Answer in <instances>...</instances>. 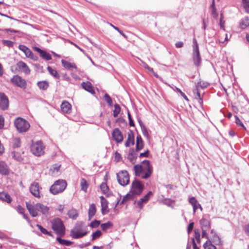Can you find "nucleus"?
Wrapping results in <instances>:
<instances>
[{"mask_svg":"<svg viewBox=\"0 0 249 249\" xmlns=\"http://www.w3.org/2000/svg\"><path fill=\"white\" fill-rule=\"evenodd\" d=\"M26 208L32 217H36L38 216V212L47 216L49 214L50 208L40 203H37L33 205L30 203H26Z\"/></svg>","mask_w":249,"mask_h":249,"instance_id":"1","label":"nucleus"},{"mask_svg":"<svg viewBox=\"0 0 249 249\" xmlns=\"http://www.w3.org/2000/svg\"><path fill=\"white\" fill-rule=\"evenodd\" d=\"M52 229L59 236H64L65 234V227L63 222L59 218H55L51 221Z\"/></svg>","mask_w":249,"mask_h":249,"instance_id":"2","label":"nucleus"},{"mask_svg":"<svg viewBox=\"0 0 249 249\" xmlns=\"http://www.w3.org/2000/svg\"><path fill=\"white\" fill-rule=\"evenodd\" d=\"M84 223L77 222L74 228L71 230L70 235L74 239H78L86 235L88 232L83 229Z\"/></svg>","mask_w":249,"mask_h":249,"instance_id":"3","label":"nucleus"},{"mask_svg":"<svg viewBox=\"0 0 249 249\" xmlns=\"http://www.w3.org/2000/svg\"><path fill=\"white\" fill-rule=\"evenodd\" d=\"M67 182L65 180L59 179L50 187V192L51 194L55 195L63 192L67 187Z\"/></svg>","mask_w":249,"mask_h":249,"instance_id":"4","label":"nucleus"},{"mask_svg":"<svg viewBox=\"0 0 249 249\" xmlns=\"http://www.w3.org/2000/svg\"><path fill=\"white\" fill-rule=\"evenodd\" d=\"M193 43L192 58L194 65L196 67H198L201 64V58L199 51L198 44L197 42L196 39L195 38H193Z\"/></svg>","mask_w":249,"mask_h":249,"instance_id":"5","label":"nucleus"},{"mask_svg":"<svg viewBox=\"0 0 249 249\" xmlns=\"http://www.w3.org/2000/svg\"><path fill=\"white\" fill-rule=\"evenodd\" d=\"M14 124L17 130L20 133L26 132L30 126L27 121L20 117L15 119Z\"/></svg>","mask_w":249,"mask_h":249,"instance_id":"6","label":"nucleus"},{"mask_svg":"<svg viewBox=\"0 0 249 249\" xmlns=\"http://www.w3.org/2000/svg\"><path fill=\"white\" fill-rule=\"evenodd\" d=\"M116 175L118 182L121 185L124 186L129 182V174L126 170L121 171Z\"/></svg>","mask_w":249,"mask_h":249,"instance_id":"7","label":"nucleus"},{"mask_svg":"<svg viewBox=\"0 0 249 249\" xmlns=\"http://www.w3.org/2000/svg\"><path fill=\"white\" fill-rule=\"evenodd\" d=\"M44 146L41 141H37L32 144L31 146L32 153L36 156H40L44 153Z\"/></svg>","mask_w":249,"mask_h":249,"instance_id":"8","label":"nucleus"},{"mask_svg":"<svg viewBox=\"0 0 249 249\" xmlns=\"http://www.w3.org/2000/svg\"><path fill=\"white\" fill-rule=\"evenodd\" d=\"M141 166L142 167L143 172L144 173V174L142 176V178L146 179L150 177L152 173V167L150 165L149 160H144L142 162Z\"/></svg>","mask_w":249,"mask_h":249,"instance_id":"9","label":"nucleus"},{"mask_svg":"<svg viewBox=\"0 0 249 249\" xmlns=\"http://www.w3.org/2000/svg\"><path fill=\"white\" fill-rule=\"evenodd\" d=\"M143 189V186L139 180L135 179L132 182L131 192L133 194L139 195L142 193Z\"/></svg>","mask_w":249,"mask_h":249,"instance_id":"10","label":"nucleus"},{"mask_svg":"<svg viewBox=\"0 0 249 249\" xmlns=\"http://www.w3.org/2000/svg\"><path fill=\"white\" fill-rule=\"evenodd\" d=\"M11 82L23 89H26L27 86L25 80L18 75H14L13 78H11Z\"/></svg>","mask_w":249,"mask_h":249,"instance_id":"11","label":"nucleus"},{"mask_svg":"<svg viewBox=\"0 0 249 249\" xmlns=\"http://www.w3.org/2000/svg\"><path fill=\"white\" fill-rule=\"evenodd\" d=\"M18 48L24 53L27 57L29 58L34 61L37 60V56L34 54L32 51L26 46L19 45L18 46Z\"/></svg>","mask_w":249,"mask_h":249,"instance_id":"12","label":"nucleus"},{"mask_svg":"<svg viewBox=\"0 0 249 249\" xmlns=\"http://www.w3.org/2000/svg\"><path fill=\"white\" fill-rule=\"evenodd\" d=\"M40 187L37 182H33L30 187V192L36 197L39 198L40 193L39 189Z\"/></svg>","mask_w":249,"mask_h":249,"instance_id":"13","label":"nucleus"},{"mask_svg":"<svg viewBox=\"0 0 249 249\" xmlns=\"http://www.w3.org/2000/svg\"><path fill=\"white\" fill-rule=\"evenodd\" d=\"M9 107V100L7 96L3 93H0V108L5 110Z\"/></svg>","mask_w":249,"mask_h":249,"instance_id":"14","label":"nucleus"},{"mask_svg":"<svg viewBox=\"0 0 249 249\" xmlns=\"http://www.w3.org/2000/svg\"><path fill=\"white\" fill-rule=\"evenodd\" d=\"M113 139L117 142H121L123 140V135L119 128H115L112 133Z\"/></svg>","mask_w":249,"mask_h":249,"instance_id":"15","label":"nucleus"},{"mask_svg":"<svg viewBox=\"0 0 249 249\" xmlns=\"http://www.w3.org/2000/svg\"><path fill=\"white\" fill-rule=\"evenodd\" d=\"M101 204V212L103 215L107 213L109 210L108 209V202L103 196L100 197Z\"/></svg>","mask_w":249,"mask_h":249,"instance_id":"16","label":"nucleus"},{"mask_svg":"<svg viewBox=\"0 0 249 249\" xmlns=\"http://www.w3.org/2000/svg\"><path fill=\"white\" fill-rule=\"evenodd\" d=\"M17 66L19 69L26 74H29L30 73V70L25 62L20 61L17 63Z\"/></svg>","mask_w":249,"mask_h":249,"instance_id":"17","label":"nucleus"},{"mask_svg":"<svg viewBox=\"0 0 249 249\" xmlns=\"http://www.w3.org/2000/svg\"><path fill=\"white\" fill-rule=\"evenodd\" d=\"M135 143L134 135L132 131H130L128 133L127 141L125 142V146L129 147L130 145H134Z\"/></svg>","mask_w":249,"mask_h":249,"instance_id":"18","label":"nucleus"},{"mask_svg":"<svg viewBox=\"0 0 249 249\" xmlns=\"http://www.w3.org/2000/svg\"><path fill=\"white\" fill-rule=\"evenodd\" d=\"M81 86L85 90L90 92V93H91L92 94L95 93L93 87L92 86V84L90 83V82H83L81 83Z\"/></svg>","mask_w":249,"mask_h":249,"instance_id":"19","label":"nucleus"},{"mask_svg":"<svg viewBox=\"0 0 249 249\" xmlns=\"http://www.w3.org/2000/svg\"><path fill=\"white\" fill-rule=\"evenodd\" d=\"M211 234L212 237L211 238L212 242H213L216 245H219L221 244V240L220 237L217 235L216 232L214 230H211Z\"/></svg>","mask_w":249,"mask_h":249,"instance_id":"20","label":"nucleus"},{"mask_svg":"<svg viewBox=\"0 0 249 249\" xmlns=\"http://www.w3.org/2000/svg\"><path fill=\"white\" fill-rule=\"evenodd\" d=\"M61 63L62 66L67 70H72V69H77V67L74 63L69 62L65 60L62 59Z\"/></svg>","mask_w":249,"mask_h":249,"instance_id":"21","label":"nucleus"},{"mask_svg":"<svg viewBox=\"0 0 249 249\" xmlns=\"http://www.w3.org/2000/svg\"><path fill=\"white\" fill-rule=\"evenodd\" d=\"M152 195V192L149 191L146 195H145L142 198H141L140 200L138 202V205L139 206L140 209L142 208L143 205L142 203H146L150 198V196Z\"/></svg>","mask_w":249,"mask_h":249,"instance_id":"22","label":"nucleus"},{"mask_svg":"<svg viewBox=\"0 0 249 249\" xmlns=\"http://www.w3.org/2000/svg\"><path fill=\"white\" fill-rule=\"evenodd\" d=\"M202 229H209L211 228L210 221L205 218H202L199 221Z\"/></svg>","mask_w":249,"mask_h":249,"instance_id":"23","label":"nucleus"},{"mask_svg":"<svg viewBox=\"0 0 249 249\" xmlns=\"http://www.w3.org/2000/svg\"><path fill=\"white\" fill-rule=\"evenodd\" d=\"M67 215L70 218L76 220L78 217L79 213L77 210L72 208L68 211Z\"/></svg>","mask_w":249,"mask_h":249,"instance_id":"24","label":"nucleus"},{"mask_svg":"<svg viewBox=\"0 0 249 249\" xmlns=\"http://www.w3.org/2000/svg\"><path fill=\"white\" fill-rule=\"evenodd\" d=\"M71 107V105L66 101H63L61 105V108L62 111L65 113H69Z\"/></svg>","mask_w":249,"mask_h":249,"instance_id":"25","label":"nucleus"},{"mask_svg":"<svg viewBox=\"0 0 249 249\" xmlns=\"http://www.w3.org/2000/svg\"><path fill=\"white\" fill-rule=\"evenodd\" d=\"M96 212V208L95 205L93 203L90 204L88 212V216L89 220H91L92 217L95 214Z\"/></svg>","mask_w":249,"mask_h":249,"instance_id":"26","label":"nucleus"},{"mask_svg":"<svg viewBox=\"0 0 249 249\" xmlns=\"http://www.w3.org/2000/svg\"><path fill=\"white\" fill-rule=\"evenodd\" d=\"M193 93L195 95V98L198 100V102L200 105L203 103V99L198 88H196L193 89Z\"/></svg>","mask_w":249,"mask_h":249,"instance_id":"27","label":"nucleus"},{"mask_svg":"<svg viewBox=\"0 0 249 249\" xmlns=\"http://www.w3.org/2000/svg\"><path fill=\"white\" fill-rule=\"evenodd\" d=\"M143 146V143L142 140L140 135H138L137 137L136 140V151H138L141 150Z\"/></svg>","mask_w":249,"mask_h":249,"instance_id":"28","label":"nucleus"},{"mask_svg":"<svg viewBox=\"0 0 249 249\" xmlns=\"http://www.w3.org/2000/svg\"><path fill=\"white\" fill-rule=\"evenodd\" d=\"M0 199L10 203L12 201V198L9 195L5 193H0Z\"/></svg>","mask_w":249,"mask_h":249,"instance_id":"29","label":"nucleus"},{"mask_svg":"<svg viewBox=\"0 0 249 249\" xmlns=\"http://www.w3.org/2000/svg\"><path fill=\"white\" fill-rule=\"evenodd\" d=\"M0 173L3 175L8 174L7 166L5 163L2 161H0Z\"/></svg>","mask_w":249,"mask_h":249,"instance_id":"30","label":"nucleus"},{"mask_svg":"<svg viewBox=\"0 0 249 249\" xmlns=\"http://www.w3.org/2000/svg\"><path fill=\"white\" fill-rule=\"evenodd\" d=\"M37 85L40 89L46 90L49 87V82L47 81H38Z\"/></svg>","mask_w":249,"mask_h":249,"instance_id":"31","label":"nucleus"},{"mask_svg":"<svg viewBox=\"0 0 249 249\" xmlns=\"http://www.w3.org/2000/svg\"><path fill=\"white\" fill-rule=\"evenodd\" d=\"M249 26V18L248 17H245L243 18L240 23V27L241 28L244 29Z\"/></svg>","mask_w":249,"mask_h":249,"instance_id":"32","label":"nucleus"},{"mask_svg":"<svg viewBox=\"0 0 249 249\" xmlns=\"http://www.w3.org/2000/svg\"><path fill=\"white\" fill-rule=\"evenodd\" d=\"M56 241H58L60 244L66 246H70L72 244L71 241L62 239L60 237L56 238Z\"/></svg>","mask_w":249,"mask_h":249,"instance_id":"33","label":"nucleus"},{"mask_svg":"<svg viewBox=\"0 0 249 249\" xmlns=\"http://www.w3.org/2000/svg\"><path fill=\"white\" fill-rule=\"evenodd\" d=\"M134 171L136 176H140L142 173L143 172L142 167L141 165L136 164L134 166Z\"/></svg>","mask_w":249,"mask_h":249,"instance_id":"34","label":"nucleus"},{"mask_svg":"<svg viewBox=\"0 0 249 249\" xmlns=\"http://www.w3.org/2000/svg\"><path fill=\"white\" fill-rule=\"evenodd\" d=\"M47 70L52 76L56 79H59L60 75L58 72L54 69H52L50 66H48L47 68Z\"/></svg>","mask_w":249,"mask_h":249,"instance_id":"35","label":"nucleus"},{"mask_svg":"<svg viewBox=\"0 0 249 249\" xmlns=\"http://www.w3.org/2000/svg\"><path fill=\"white\" fill-rule=\"evenodd\" d=\"M204 249H216L215 246L212 244V241L208 240L203 245Z\"/></svg>","mask_w":249,"mask_h":249,"instance_id":"36","label":"nucleus"},{"mask_svg":"<svg viewBox=\"0 0 249 249\" xmlns=\"http://www.w3.org/2000/svg\"><path fill=\"white\" fill-rule=\"evenodd\" d=\"M136 155L133 150H130L128 154V159L130 162L134 163L136 159Z\"/></svg>","mask_w":249,"mask_h":249,"instance_id":"37","label":"nucleus"},{"mask_svg":"<svg viewBox=\"0 0 249 249\" xmlns=\"http://www.w3.org/2000/svg\"><path fill=\"white\" fill-rule=\"evenodd\" d=\"M36 227L40 230L41 232L44 234L49 235L50 236H53V234L50 231H48L46 229L44 228L41 225L37 224Z\"/></svg>","mask_w":249,"mask_h":249,"instance_id":"38","label":"nucleus"},{"mask_svg":"<svg viewBox=\"0 0 249 249\" xmlns=\"http://www.w3.org/2000/svg\"><path fill=\"white\" fill-rule=\"evenodd\" d=\"M209 84L207 82L200 81L197 83V84L196 86V88H201L202 89H204L207 88L209 86Z\"/></svg>","mask_w":249,"mask_h":249,"instance_id":"39","label":"nucleus"},{"mask_svg":"<svg viewBox=\"0 0 249 249\" xmlns=\"http://www.w3.org/2000/svg\"><path fill=\"white\" fill-rule=\"evenodd\" d=\"M80 185L81 187V190L86 192L87 190L88 187V183L86 180L83 178H81L80 181Z\"/></svg>","mask_w":249,"mask_h":249,"instance_id":"40","label":"nucleus"},{"mask_svg":"<svg viewBox=\"0 0 249 249\" xmlns=\"http://www.w3.org/2000/svg\"><path fill=\"white\" fill-rule=\"evenodd\" d=\"M112 227V224L110 221H108L101 225V227L103 231H105Z\"/></svg>","mask_w":249,"mask_h":249,"instance_id":"41","label":"nucleus"},{"mask_svg":"<svg viewBox=\"0 0 249 249\" xmlns=\"http://www.w3.org/2000/svg\"><path fill=\"white\" fill-rule=\"evenodd\" d=\"M100 189L104 194L107 195L108 194V187L106 183L103 182L100 185Z\"/></svg>","mask_w":249,"mask_h":249,"instance_id":"42","label":"nucleus"},{"mask_svg":"<svg viewBox=\"0 0 249 249\" xmlns=\"http://www.w3.org/2000/svg\"><path fill=\"white\" fill-rule=\"evenodd\" d=\"M40 55L42 58L46 60H50L52 59L51 55L45 51H43Z\"/></svg>","mask_w":249,"mask_h":249,"instance_id":"43","label":"nucleus"},{"mask_svg":"<svg viewBox=\"0 0 249 249\" xmlns=\"http://www.w3.org/2000/svg\"><path fill=\"white\" fill-rule=\"evenodd\" d=\"M162 203L163 204L166 205L169 207H172V205L174 204L175 201L169 198H165L162 200Z\"/></svg>","mask_w":249,"mask_h":249,"instance_id":"44","label":"nucleus"},{"mask_svg":"<svg viewBox=\"0 0 249 249\" xmlns=\"http://www.w3.org/2000/svg\"><path fill=\"white\" fill-rule=\"evenodd\" d=\"M121 110V107L118 104H115L114 105V109L113 110V116L117 117L118 114L120 113Z\"/></svg>","mask_w":249,"mask_h":249,"instance_id":"45","label":"nucleus"},{"mask_svg":"<svg viewBox=\"0 0 249 249\" xmlns=\"http://www.w3.org/2000/svg\"><path fill=\"white\" fill-rule=\"evenodd\" d=\"M61 165L58 164H55L52 166L50 170L53 173H57L59 171Z\"/></svg>","mask_w":249,"mask_h":249,"instance_id":"46","label":"nucleus"},{"mask_svg":"<svg viewBox=\"0 0 249 249\" xmlns=\"http://www.w3.org/2000/svg\"><path fill=\"white\" fill-rule=\"evenodd\" d=\"M102 235V232L99 230H97L95 232H93L92 235V240H94L97 238H99Z\"/></svg>","mask_w":249,"mask_h":249,"instance_id":"47","label":"nucleus"},{"mask_svg":"<svg viewBox=\"0 0 249 249\" xmlns=\"http://www.w3.org/2000/svg\"><path fill=\"white\" fill-rule=\"evenodd\" d=\"M242 2L246 11L249 13V0H242Z\"/></svg>","mask_w":249,"mask_h":249,"instance_id":"48","label":"nucleus"},{"mask_svg":"<svg viewBox=\"0 0 249 249\" xmlns=\"http://www.w3.org/2000/svg\"><path fill=\"white\" fill-rule=\"evenodd\" d=\"M100 224V221L99 220H94L90 223L89 226L92 228H95L98 227Z\"/></svg>","mask_w":249,"mask_h":249,"instance_id":"49","label":"nucleus"},{"mask_svg":"<svg viewBox=\"0 0 249 249\" xmlns=\"http://www.w3.org/2000/svg\"><path fill=\"white\" fill-rule=\"evenodd\" d=\"M2 42L4 46L8 47H13L14 45V42L10 40H2Z\"/></svg>","mask_w":249,"mask_h":249,"instance_id":"50","label":"nucleus"},{"mask_svg":"<svg viewBox=\"0 0 249 249\" xmlns=\"http://www.w3.org/2000/svg\"><path fill=\"white\" fill-rule=\"evenodd\" d=\"M20 146V141L19 138H15L13 140L14 148L19 147Z\"/></svg>","mask_w":249,"mask_h":249,"instance_id":"51","label":"nucleus"},{"mask_svg":"<svg viewBox=\"0 0 249 249\" xmlns=\"http://www.w3.org/2000/svg\"><path fill=\"white\" fill-rule=\"evenodd\" d=\"M104 97L107 104L109 106H111L112 105V100L111 97L109 96V95L108 94L106 93L105 94Z\"/></svg>","mask_w":249,"mask_h":249,"instance_id":"52","label":"nucleus"},{"mask_svg":"<svg viewBox=\"0 0 249 249\" xmlns=\"http://www.w3.org/2000/svg\"><path fill=\"white\" fill-rule=\"evenodd\" d=\"M174 90H176L177 92L180 93V95L187 101H189V99L187 98V97L186 96V95L178 88L175 87V89Z\"/></svg>","mask_w":249,"mask_h":249,"instance_id":"53","label":"nucleus"},{"mask_svg":"<svg viewBox=\"0 0 249 249\" xmlns=\"http://www.w3.org/2000/svg\"><path fill=\"white\" fill-rule=\"evenodd\" d=\"M13 157L18 161H20L22 160V158L18 153L13 152L12 153Z\"/></svg>","mask_w":249,"mask_h":249,"instance_id":"54","label":"nucleus"},{"mask_svg":"<svg viewBox=\"0 0 249 249\" xmlns=\"http://www.w3.org/2000/svg\"><path fill=\"white\" fill-rule=\"evenodd\" d=\"M133 198V195L130 194H127L123 198L122 203H124L125 201H127L129 199H131Z\"/></svg>","mask_w":249,"mask_h":249,"instance_id":"55","label":"nucleus"},{"mask_svg":"<svg viewBox=\"0 0 249 249\" xmlns=\"http://www.w3.org/2000/svg\"><path fill=\"white\" fill-rule=\"evenodd\" d=\"M200 234L198 230H195V237L197 241V242H200Z\"/></svg>","mask_w":249,"mask_h":249,"instance_id":"56","label":"nucleus"},{"mask_svg":"<svg viewBox=\"0 0 249 249\" xmlns=\"http://www.w3.org/2000/svg\"><path fill=\"white\" fill-rule=\"evenodd\" d=\"M141 129L143 136L148 138L149 134L145 126H142Z\"/></svg>","mask_w":249,"mask_h":249,"instance_id":"57","label":"nucleus"},{"mask_svg":"<svg viewBox=\"0 0 249 249\" xmlns=\"http://www.w3.org/2000/svg\"><path fill=\"white\" fill-rule=\"evenodd\" d=\"M141 61L143 67L145 69H147L149 71H150L151 72H154V71H153V69L152 68H151L150 67H149L148 65L146 63L143 62V61L141 60Z\"/></svg>","mask_w":249,"mask_h":249,"instance_id":"58","label":"nucleus"},{"mask_svg":"<svg viewBox=\"0 0 249 249\" xmlns=\"http://www.w3.org/2000/svg\"><path fill=\"white\" fill-rule=\"evenodd\" d=\"M235 122L237 125L242 126L245 129V127L244 126L243 124L242 123L240 119L237 116H235Z\"/></svg>","mask_w":249,"mask_h":249,"instance_id":"59","label":"nucleus"},{"mask_svg":"<svg viewBox=\"0 0 249 249\" xmlns=\"http://www.w3.org/2000/svg\"><path fill=\"white\" fill-rule=\"evenodd\" d=\"M127 115H128V120H129V125L131 126H134V121H133V120L131 116V115L129 112H127Z\"/></svg>","mask_w":249,"mask_h":249,"instance_id":"60","label":"nucleus"},{"mask_svg":"<svg viewBox=\"0 0 249 249\" xmlns=\"http://www.w3.org/2000/svg\"><path fill=\"white\" fill-rule=\"evenodd\" d=\"M189 202L192 206L196 205L198 203L197 201L194 197H191L189 200Z\"/></svg>","mask_w":249,"mask_h":249,"instance_id":"61","label":"nucleus"},{"mask_svg":"<svg viewBox=\"0 0 249 249\" xmlns=\"http://www.w3.org/2000/svg\"><path fill=\"white\" fill-rule=\"evenodd\" d=\"M17 211L18 213L22 214L24 213V209L19 205L17 206Z\"/></svg>","mask_w":249,"mask_h":249,"instance_id":"62","label":"nucleus"},{"mask_svg":"<svg viewBox=\"0 0 249 249\" xmlns=\"http://www.w3.org/2000/svg\"><path fill=\"white\" fill-rule=\"evenodd\" d=\"M207 230L208 229H202V237H205V238H207L208 240H210L209 239V237H208V234L207 233Z\"/></svg>","mask_w":249,"mask_h":249,"instance_id":"63","label":"nucleus"},{"mask_svg":"<svg viewBox=\"0 0 249 249\" xmlns=\"http://www.w3.org/2000/svg\"><path fill=\"white\" fill-rule=\"evenodd\" d=\"M194 222H191L189 224L188 228H187V231H188V233L190 232L193 230V228H194Z\"/></svg>","mask_w":249,"mask_h":249,"instance_id":"64","label":"nucleus"}]
</instances>
